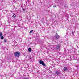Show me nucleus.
<instances>
[{"instance_id": "17", "label": "nucleus", "mask_w": 79, "mask_h": 79, "mask_svg": "<svg viewBox=\"0 0 79 79\" xmlns=\"http://www.w3.org/2000/svg\"><path fill=\"white\" fill-rule=\"evenodd\" d=\"M51 49H52V47L51 48Z\"/></svg>"}, {"instance_id": "19", "label": "nucleus", "mask_w": 79, "mask_h": 79, "mask_svg": "<svg viewBox=\"0 0 79 79\" xmlns=\"http://www.w3.org/2000/svg\"><path fill=\"white\" fill-rule=\"evenodd\" d=\"M65 7H66V6H65Z\"/></svg>"}, {"instance_id": "4", "label": "nucleus", "mask_w": 79, "mask_h": 79, "mask_svg": "<svg viewBox=\"0 0 79 79\" xmlns=\"http://www.w3.org/2000/svg\"><path fill=\"white\" fill-rule=\"evenodd\" d=\"M55 37L56 38V39H58L59 38H60V36H59V35L56 34L55 35Z\"/></svg>"}, {"instance_id": "13", "label": "nucleus", "mask_w": 79, "mask_h": 79, "mask_svg": "<svg viewBox=\"0 0 79 79\" xmlns=\"http://www.w3.org/2000/svg\"><path fill=\"white\" fill-rule=\"evenodd\" d=\"M53 7H54V8H55V7H56V5L54 6Z\"/></svg>"}, {"instance_id": "2", "label": "nucleus", "mask_w": 79, "mask_h": 79, "mask_svg": "<svg viewBox=\"0 0 79 79\" xmlns=\"http://www.w3.org/2000/svg\"><path fill=\"white\" fill-rule=\"evenodd\" d=\"M39 63L40 64H41L43 65V66H46L45 65V64L44 63V62H43V61L42 60H40L39 61Z\"/></svg>"}, {"instance_id": "16", "label": "nucleus", "mask_w": 79, "mask_h": 79, "mask_svg": "<svg viewBox=\"0 0 79 79\" xmlns=\"http://www.w3.org/2000/svg\"><path fill=\"white\" fill-rule=\"evenodd\" d=\"M73 32H72V34H73Z\"/></svg>"}, {"instance_id": "7", "label": "nucleus", "mask_w": 79, "mask_h": 79, "mask_svg": "<svg viewBox=\"0 0 79 79\" xmlns=\"http://www.w3.org/2000/svg\"><path fill=\"white\" fill-rule=\"evenodd\" d=\"M28 52H31V51H32V49H31V48H28Z\"/></svg>"}, {"instance_id": "1", "label": "nucleus", "mask_w": 79, "mask_h": 79, "mask_svg": "<svg viewBox=\"0 0 79 79\" xmlns=\"http://www.w3.org/2000/svg\"><path fill=\"white\" fill-rule=\"evenodd\" d=\"M14 55L15 57H19L20 55V52H16L14 53Z\"/></svg>"}, {"instance_id": "6", "label": "nucleus", "mask_w": 79, "mask_h": 79, "mask_svg": "<svg viewBox=\"0 0 79 79\" xmlns=\"http://www.w3.org/2000/svg\"><path fill=\"white\" fill-rule=\"evenodd\" d=\"M64 71H66L67 70H68V69L66 68V67H65L64 68Z\"/></svg>"}, {"instance_id": "12", "label": "nucleus", "mask_w": 79, "mask_h": 79, "mask_svg": "<svg viewBox=\"0 0 79 79\" xmlns=\"http://www.w3.org/2000/svg\"><path fill=\"white\" fill-rule=\"evenodd\" d=\"M4 42H6V40L5 39L4 40Z\"/></svg>"}, {"instance_id": "5", "label": "nucleus", "mask_w": 79, "mask_h": 79, "mask_svg": "<svg viewBox=\"0 0 79 79\" xmlns=\"http://www.w3.org/2000/svg\"><path fill=\"white\" fill-rule=\"evenodd\" d=\"M56 48L58 50H60V45H58L56 47Z\"/></svg>"}, {"instance_id": "15", "label": "nucleus", "mask_w": 79, "mask_h": 79, "mask_svg": "<svg viewBox=\"0 0 79 79\" xmlns=\"http://www.w3.org/2000/svg\"><path fill=\"white\" fill-rule=\"evenodd\" d=\"M24 79H29V78H25Z\"/></svg>"}, {"instance_id": "3", "label": "nucleus", "mask_w": 79, "mask_h": 79, "mask_svg": "<svg viewBox=\"0 0 79 79\" xmlns=\"http://www.w3.org/2000/svg\"><path fill=\"white\" fill-rule=\"evenodd\" d=\"M55 74H57V75H59L60 74V71L59 70H57Z\"/></svg>"}, {"instance_id": "10", "label": "nucleus", "mask_w": 79, "mask_h": 79, "mask_svg": "<svg viewBox=\"0 0 79 79\" xmlns=\"http://www.w3.org/2000/svg\"><path fill=\"white\" fill-rule=\"evenodd\" d=\"M2 36V33H1V32H0V37H1V36Z\"/></svg>"}, {"instance_id": "18", "label": "nucleus", "mask_w": 79, "mask_h": 79, "mask_svg": "<svg viewBox=\"0 0 79 79\" xmlns=\"http://www.w3.org/2000/svg\"><path fill=\"white\" fill-rule=\"evenodd\" d=\"M66 35H68V34L67 33H66Z\"/></svg>"}, {"instance_id": "14", "label": "nucleus", "mask_w": 79, "mask_h": 79, "mask_svg": "<svg viewBox=\"0 0 79 79\" xmlns=\"http://www.w3.org/2000/svg\"><path fill=\"white\" fill-rule=\"evenodd\" d=\"M15 16H14V15H13V17H14V18H15Z\"/></svg>"}, {"instance_id": "11", "label": "nucleus", "mask_w": 79, "mask_h": 79, "mask_svg": "<svg viewBox=\"0 0 79 79\" xmlns=\"http://www.w3.org/2000/svg\"><path fill=\"white\" fill-rule=\"evenodd\" d=\"M22 10L23 11H25V9L24 8L22 9Z\"/></svg>"}, {"instance_id": "9", "label": "nucleus", "mask_w": 79, "mask_h": 79, "mask_svg": "<svg viewBox=\"0 0 79 79\" xmlns=\"http://www.w3.org/2000/svg\"><path fill=\"white\" fill-rule=\"evenodd\" d=\"M33 30H32L30 31L29 32V33L31 34V33H32V32H33Z\"/></svg>"}, {"instance_id": "8", "label": "nucleus", "mask_w": 79, "mask_h": 79, "mask_svg": "<svg viewBox=\"0 0 79 79\" xmlns=\"http://www.w3.org/2000/svg\"><path fill=\"white\" fill-rule=\"evenodd\" d=\"M2 40H3V39H4V37L3 36H1V37Z\"/></svg>"}]
</instances>
